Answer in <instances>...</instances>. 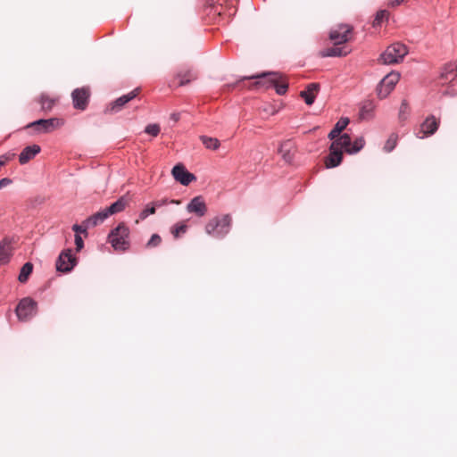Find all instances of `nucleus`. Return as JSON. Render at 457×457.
Returning <instances> with one entry per match:
<instances>
[{
  "label": "nucleus",
  "instance_id": "nucleus-23",
  "mask_svg": "<svg viewBox=\"0 0 457 457\" xmlns=\"http://www.w3.org/2000/svg\"><path fill=\"white\" fill-rule=\"evenodd\" d=\"M126 201L123 197L119 198L116 202L112 203L109 207L105 208L108 216L122 212L125 209Z\"/></svg>",
  "mask_w": 457,
  "mask_h": 457
},
{
  "label": "nucleus",
  "instance_id": "nucleus-1",
  "mask_svg": "<svg viewBox=\"0 0 457 457\" xmlns=\"http://www.w3.org/2000/svg\"><path fill=\"white\" fill-rule=\"evenodd\" d=\"M232 219L229 214L216 216L205 225V232L214 238H223L231 228Z\"/></svg>",
  "mask_w": 457,
  "mask_h": 457
},
{
  "label": "nucleus",
  "instance_id": "nucleus-4",
  "mask_svg": "<svg viewBox=\"0 0 457 457\" xmlns=\"http://www.w3.org/2000/svg\"><path fill=\"white\" fill-rule=\"evenodd\" d=\"M408 54L406 46L401 43L390 45L381 54L380 60L384 64H394L403 61Z\"/></svg>",
  "mask_w": 457,
  "mask_h": 457
},
{
  "label": "nucleus",
  "instance_id": "nucleus-26",
  "mask_svg": "<svg viewBox=\"0 0 457 457\" xmlns=\"http://www.w3.org/2000/svg\"><path fill=\"white\" fill-rule=\"evenodd\" d=\"M373 110H374V105L371 102L364 103L360 109V112H359L360 118L362 120L370 119L373 115Z\"/></svg>",
  "mask_w": 457,
  "mask_h": 457
},
{
  "label": "nucleus",
  "instance_id": "nucleus-42",
  "mask_svg": "<svg viewBox=\"0 0 457 457\" xmlns=\"http://www.w3.org/2000/svg\"><path fill=\"white\" fill-rule=\"evenodd\" d=\"M404 0H390L388 4L392 7L400 5Z\"/></svg>",
  "mask_w": 457,
  "mask_h": 457
},
{
  "label": "nucleus",
  "instance_id": "nucleus-18",
  "mask_svg": "<svg viewBox=\"0 0 457 457\" xmlns=\"http://www.w3.org/2000/svg\"><path fill=\"white\" fill-rule=\"evenodd\" d=\"M294 147V143L290 139L285 140L280 144L278 153L286 162H291L293 161L294 154H292V150Z\"/></svg>",
  "mask_w": 457,
  "mask_h": 457
},
{
  "label": "nucleus",
  "instance_id": "nucleus-40",
  "mask_svg": "<svg viewBox=\"0 0 457 457\" xmlns=\"http://www.w3.org/2000/svg\"><path fill=\"white\" fill-rule=\"evenodd\" d=\"M153 203L155 205V208H159V207H162V206L167 204L168 203L179 204V201L171 200L170 202H169L167 199H162V200H158V201H155Z\"/></svg>",
  "mask_w": 457,
  "mask_h": 457
},
{
  "label": "nucleus",
  "instance_id": "nucleus-6",
  "mask_svg": "<svg viewBox=\"0 0 457 457\" xmlns=\"http://www.w3.org/2000/svg\"><path fill=\"white\" fill-rule=\"evenodd\" d=\"M400 79V73L392 71L386 75L379 82L377 87V93L379 98H386L391 91L395 88V85Z\"/></svg>",
  "mask_w": 457,
  "mask_h": 457
},
{
  "label": "nucleus",
  "instance_id": "nucleus-39",
  "mask_svg": "<svg viewBox=\"0 0 457 457\" xmlns=\"http://www.w3.org/2000/svg\"><path fill=\"white\" fill-rule=\"evenodd\" d=\"M75 245H76V251L79 252L84 247V242L80 235L75 234Z\"/></svg>",
  "mask_w": 457,
  "mask_h": 457
},
{
  "label": "nucleus",
  "instance_id": "nucleus-16",
  "mask_svg": "<svg viewBox=\"0 0 457 457\" xmlns=\"http://www.w3.org/2000/svg\"><path fill=\"white\" fill-rule=\"evenodd\" d=\"M41 151V147L38 145H31L26 146L19 155V162L21 165L26 164L30 160L34 159L37 154Z\"/></svg>",
  "mask_w": 457,
  "mask_h": 457
},
{
  "label": "nucleus",
  "instance_id": "nucleus-43",
  "mask_svg": "<svg viewBox=\"0 0 457 457\" xmlns=\"http://www.w3.org/2000/svg\"><path fill=\"white\" fill-rule=\"evenodd\" d=\"M170 119L174 121H178L179 120V113H172Z\"/></svg>",
  "mask_w": 457,
  "mask_h": 457
},
{
  "label": "nucleus",
  "instance_id": "nucleus-8",
  "mask_svg": "<svg viewBox=\"0 0 457 457\" xmlns=\"http://www.w3.org/2000/svg\"><path fill=\"white\" fill-rule=\"evenodd\" d=\"M77 259L71 249L62 251L56 260V270L61 272H70L76 265Z\"/></svg>",
  "mask_w": 457,
  "mask_h": 457
},
{
  "label": "nucleus",
  "instance_id": "nucleus-12",
  "mask_svg": "<svg viewBox=\"0 0 457 457\" xmlns=\"http://www.w3.org/2000/svg\"><path fill=\"white\" fill-rule=\"evenodd\" d=\"M439 122L436 120L435 116L431 115L421 123L420 129L417 133L419 138H424L428 136H432L438 129Z\"/></svg>",
  "mask_w": 457,
  "mask_h": 457
},
{
  "label": "nucleus",
  "instance_id": "nucleus-37",
  "mask_svg": "<svg viewBox=\"0 0 457 457\" xmlns=\"http://www.w3.org/2000/svg\"><path fill=\"white\" fill-rule=\"evenodd\" d=\"M187 227L185 224L177 225L172 230V234L175 237H178L180 233H185L187 231Z\"/></svg>",
  "mask_w": 457,
  "mask_h": 457
},
{
  "label": "nucleus",
  "instance_id": "nucleus-14",
  "mask_svg": "<svg viewBox=\"0 0 457 457\" xmlns=\"http://www.w3.org/2000/svg\"><path fill=\"white\" fill-rule=\"evenodd\" d=\"M138 90V88L133 89L128 94L118 97L110 104V111L112 112H120L127 103L133 100L137 96Z\"/></svg>",
  "mask_w": 457,
  "mask_h": 457
},
{
  "label": "nucleus",
  "instance_id": "nucleus-38",
  "mask_svg": "<svg viewBox=\"0 0 457 457\" xmlns=\"http://www.w3.org/2000/svg\"><path fill=\"white\" fill-rule=\"evenodd\" d=\"M162 239L158 234L152 235L150 240L147 243L148 246H156L161 243Z\"/></svg>",
  "mask_w": 457,
  "mask_h": 457
},
{
  "label": "nucleus",
  "instance_id": "nucleus-19",
  "mask_svg": "<svg viewBox=\"0 0 457 457\" xmlns=\"http://www.w3.org/2000/svg\"><path fill=\"white\" fill-rule=\"evenodd\" d=\"M108 214L106 213L105 210H102L100 212H97L96 213L89 216L87 218L86 220V226H88L89 228H93L97 226L98 224L103 223L107 218Z\"/></svg>",
  "mask_w": 457,
  "mask_h": 457
},
{
  "label": "nucleus",
  "instance_id": "nucleus-34",
  "mask_svg": "<svg viewBox=\"0 0 457 457\" xmlns=\"http://www.w3.org/2000/svg\"><path fill=\"white\" fill-rule=\"evenodd\" d=\"M145 132L153 137H156L160 133V126L156 123L148 124L145 129Z\"/></svg>",
  "mask_w": 457,
  "mask_h": 457
},
{
  "label": "nucleus",
  "instance_id": "nucleus-44",
  "mask_svg": "<svg viewBox=\"0 0 457 457\" xmlns=\"http://www.w3.org/2000/svg\"><path fill=\"white\" fill-rule=\"evenodd\" d=\"M190 81V79H181L180 82H179V85L180 86H183L185 85L186 83H188Z\"/></svg>",
  "mask_w": 457,
  "mask_h": 457
},
{
  "label": "nucleus",
  "instance_id": "nucleus-9",
  "mask_svg": "<svg viewBox=\"0 0 457 457\" xmlns=\"http://www.w3.org/2000/svg\"><path fill=\"white\" fill-rule=\"evenodd\" d=\"M174 179L183 186L189 185L192 181L195 180V176L189 172L183 164H176L171 170Z\"/></svg>",
  "mask_w": 457,
  "mask_h": 457
},
{
  "label": "nucleus",
  "instance_id": "nucleus-2",
  "mask_svg": "<svg viewBox=\"0 0 457 457\" xmlns=\"http://www.w3.org/2000/svg\"><path fill=\"white\" fill-rule=\"evenodd\" d=\"M251 79H259L257 84H262L266 88L274 87L276 89V93L279 96L285 95L288 88L287 83H279L282 76L278 72H263L252 76Z\"/></svg>",
  "mask_w": 457,
  "mask_h": 457
},
{
  "label": "nucleus",
  "instance_id": "nucleus-31",
  "mask_svg": "<svg viewBox=\"0 0 457 457\" xmlns=\"http://www.w3.org/2000/svg\"><path fill=\"white\" fill-rule=\"evenodd\" d=\"M54 99L53 98H50L48 96L46 95H41L40 96V104H41V107L43 110H46V111H49L53 108L54 104Z\"/></svg>",
  "mask_w": 457,
  "mask_h": 457
},
{
  "label": "nucleus",
  "instance_id": "nucleus-17",
  "mask_svg": "<svg viewBox=\"0 0 457 457\" xmlns=\"http://www.w3.org/2000/svg\"><path fill=\"white\" fill-rule=\"evenodd\" d=\"M320 88V85L318 83H310L306 89L300 93L302 98H303L305 104L307 105H312L315 101V92H317Z\"/></svg>",
  "mask_w": 457,
  "mask_h": 457
},
{
  "label": "nucleus",
  "instance_id": "nucleus-10",
  "mask_svg": "<svg viewBox=\"0 0 457 457\" xmlns=\"http://www.w3.org/2000/svg\"><path fill=\"white\" fill-rule=\"evenodd\" d=\"M71 97L74 108L83 111L88 104L89 91L86 87L76 88L72 91Z\"/></svg>",
  "mask_w": 457,
  "mask_h": 457
},
{
  "label": "nucleus",
  "instance_id": "nucleus-25",
  "mask_svg": "<svg viewBox=\"0 0 457 457\" xmlns=\"http://www.w3.org/2000/svg\"><path fill=\"white\" fill-rule=\"evenodd\" d=\"M349 53L348 50L338 47V46H333L327 48L322 52V56L324 57H335V56H345Z\"/></svg>",
  "mask_w": 457,
  "mask_h": 457
},
{
  "label": "nucleus",
  "instance_id": "nucleus-30",
  "mask_svg": "<svg viewBox=\"0 0 457 457\" xmlns=\"http://www.w3.org/2000/svg\"><path fill=\"white\" fill-rule=\"evenodd\" d=\"M364 145H365L364 139L362 137H358L351 145V149H346V153L351 154H356L363 148Z\"/></svg>",
  "mask_w": 457,
  "mask_h": 457
},
{
  "label": "nucleus",
  "instance_id": "nucleus-13",
  "mask_svg": "<svg viewBox=\"0 0 457 457\" xmlns=\"http://www.w3.org/2000/svg\"><path fill=\"white\" fill-rule=\"evenodd\" d=\"M187 212L195 213L198 217H203L207 212V206L201 195L195 196L187 205Z\"/></svg>",
  "mask_w": 457,
  "mask_h": 457
},
{
  "label": "nucleus",
  "instance_id": "nucleus-29",
  "mask_svg": "<svg viewBox=\"0 0 457 457\" xmlns=\"http://www.w3.org/2000/svg\"><path fill=\"white\" fill-rule=\"evenodd\" d=\"M397 139H398V136L396 134H395V133L391 134L384 145L385 152H386V153L392 152L397 145Z\"/></svg>",
  "mask_w": 457,
  "mask_h": 457
},
{
  "label": "nucleus",
  "instance_id": "nucleus-32",
  "mask_svg": "<svg viewBox=\"0 0 457 457\" xmlns=\"http://www.w3.org/2000/svg\"><path fill=\"white\" fill-rule=\"evenodd\" d=\"M156 211L155 205L154 203L148 204L144 210H142L139 213L140 220H145L149 215L154 214Z\"/></svg>",
  "mask_w": 457,
  "mask_h": 457
},
{
  "label": "nucleus",
  "instance_id": "nucleus-7",
  "mask_svg": "<svg viewBox=\"0 0 457 457\" xmlns=\"http://www.w3.org/2000/svg\"><path fill=\"white\" fill-rule=\"evenodd\" d=\"M62 120L58 118L39 119L29 123L28 128H34L38 133H49L62 125Z\"/></svg>",
  "mask_w": 457,
  "mask_h": 457
},
{
  "label": "nucleus",
  "instance_id": "nucleus-22",
  "mask_svg": "<svg viewBox=\"0 0 457 457\" xmlns=\"http://www.w3.org/2000/svg\"><path fill=\"white\" fill-rule=\"evenodd\" d=\"M350 120L348 118H341L335 124L334 129L328 133V138L335 139L339 137V134L346 128Z\"/></svg>",
  "mask_w": 457,
  "mask_h": 457
},
{
  "label": "nucleus",
  "instance_id": "nucleus-28",
  "mask_svg": "<svg viewBox=\"0 0 457 457\" xmlns=\"http://www.w3.org/2000/svg\"><path fill=\"white\" fill-rule=\"evenodd\" d=\"M33 270V265L30 262H26L21 269L18 279L20 282L24 283L28 280L29 276Z\"/></svg>",
  "mask_w": 457,
  "mask_h": 457
},
{
  "label": "nucleus",
  "instance_id": "nucleus-3",
  "mask_svg": "<svg viewBox=\"0 0 457 457\" xmlns=\"http://www.w3.org/2000/svg\"><path fill=\"white\" fill-rule=\"evenodd\" d=\"M129 230L123 223L119 224L111 230L108 240L116 251H124L129 248Z\"/></svg>",
  "mask_w": 457,
  "mask_h": 457
},
{
  "label": "nucleus",
  "instance_id": "nucleus-41",
  "mask_svg": "<svg viewBox=\"0 0 457 457\" xmlns=\"http://www.w3.org/2000/svg\"><path fill=\"white\" fill-rule=\"evenodd\" d=\"M12 179L8 178H4L0 179V189L4 188L6 186H9L10 184H12Z\"/></svg>",
  "mask_w": 457,
  "mask_h": 457
},
{
  "label": "nucleus",
  "instance_id": "nucleus-11",
  "mask_svg": "<svg viewBox=\"0 0 457 457\" xmlns=\"http://www.w3.org/2000/svg\"><path fill=\"white\" fill-rule=\"evenodd\" d=\"M352 29L345 24H340L337 28L332 29L329 33V38L335 43V45H340L345 43L349 39V33Z\"/></svg>",
  "mask_w": 457,
  "mask_h": 457
},
{
  "label": "nucleus",
  "instance_id": "nucleus-5",
  "mask_svg": "<svg viewBox=\"0 0 457 457\" xmlns=\"http://www.w3.org/2000/svg\"><path fill=\"white\" fill-rule=\"evenodd\" d=\"M15 312L19 320L27 321L37 314V303L29 297L23 298L18 303Z\"/></svg>",
  "mask_w": 457,
  "mask_h": 457
},
{
  "label": "nucleus",
  "instance_id": "nucleus-24",
  "mask_svg": "<svg viewBox=\"0 0 457 457\" xmlns=\"http://www.w3.org/2000/svg\"><path fill=\"white\" fill-rule=\"evenodd\" d=\"M332 144H336V147H339V149L343 148L346 151V149H351V137L347 133H345L337 137V139L334 140Z\"/></svg>",
  "mask_w": 457,
  "mask_h": 457
},
{
  "label": "nucleus",
  "instance_id": "nucleus-35",
  "mask_svg": "<svg viewBox=\"0 0 457 457\" xmlns=\"http://www.w3.org/2000/svg\"><path fill=\"white\" fill-rule=\"evenodd\" d=\"M88 228H89V227L86 226V220H83L81 224H74L72 226V230L76 234H79V233H83L87 236Z\"/></svg>",
  "mask_w": 457,
  "mask_h": 457
},
{
  "label": "nucleus",
  "instance_id": "nucleus-20",
  "mask_svg": "<svg viewBox=\"0 0 457 457\" xmlns=\"http://www.w3.org/2000/svg\"><path fill=\"white\" fill-rule=\"evenodd\" d=\"M11 241L4 238L0 242V264H5L9 262L11 256Z\"/></svg>",
  "mask_w": 457,
  "mask_h": 457
},
{
  "label": "nucleus",
  "instance_id": "nucleus-27",
  "mask_svg": "<svg viewBox=\"0 0 457 457\" xmlns=\"http://www.w3.org/2000/svg\"><path fill=\"white\" fill-rule=\"evenodd\" d=\"M200 140L207 149L217 150L220 147V141L216 137L201 136Z\"/></svg>",
  "mask_w": 457,
  "mask_h": 457
},
{
  "label": "nucleus",
  "instance_id": "nucleus-21",
  "mask_svg": "<svg viewBox=\"0 0 457 457\" xmlns=\"http://www.w3.org/2000/svg\"><path fill=\"white\" fill-rule=\"evenodd\" d=\"M457 77V63L449 62L445 65L441 72V78L445 80H453Z\"/></svg>",
  "mask_w": 457,
  "mask_h": 457
},
{
  "label": "nucleus",
  "instance_id": "nucleus-36",
  "mask_svg": "<svg viewBox=\"0 0 457 457\" xmlns=\"http://www.w3.org/2000/svg\"><path fill=\"white\" fill-rule=\"evenodd\" d=\"M408 104L406 101H403L399 110V118L405 120L407 118Z\"/></svg>",
  "mask_w": 457,
  "mask_h": 457
},
{
  "label": "nucleus",
  "instance_id": "nucleus-33",
  "mask_svg": "<svg viewBox=\"0 0 457 457\" xmlns=\"http://www.w3.org/2000/svg\"><path fill=\"white\" fill-rule=\"evenodd\" d=\"M387 16H388V13L386 10L378 11L375 16V19L373 21V26L376 27V26L380 25V23L383 21V20L387 19Z\"/></svg>",
  "mask_w": 457,
  "mask_h": 457
},
{
  "label": "nucleus",
  "instance_id": "nucleus-15",
  "mask_svg": "<svg viewBox=\"0 0 457 457\" xmlns=\"http://www.w3.org/2000/svg\"><path fill=\"white\" fill-rule=\"evenodd\" d=\"M342 150L336 147V144H331L329 147V154L326 159L325 164L328 169L338 166L342 162Z\"/></svg>",
  "mask_w": 457,
  "mask_h": 457
}]
</instances>
